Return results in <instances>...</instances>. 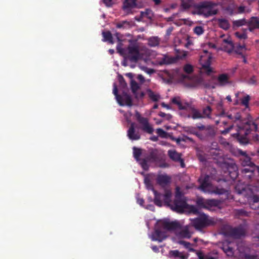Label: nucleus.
<instances>
[{
  "label": "nucleus",
  "mask_w": 259,
  "mask_h": 259,
  "mask_svg": "<svg viewBox=\"0 0 259 259\" xmlns=\"http://www.w3.org/2000/svg\"><path fill=\"white\" fill-rule=\"evenodd\" d=\"M220 115L221 116L227 117L231 121L236 123L237 133L234 134L233 137L236 138L241 145L247 144L249 142L248 135L257 130V125L254 122L249 120L246 121H242L239 112L232 114L226 113L225 110H223Z\"/></svg>",
  "instance_id": "nucleus-1"
},
{
  "label": "nucleus",
  "mask_w": 259,
  "mask_h": 259,
  "mask_svg": "<svg viewBox=\"0 0 259 259\" xmlns=\"http://www.w3.org/2000/svg\"><path fill=\"white\" fill-rule=\"evenodd\" d=\"M168 206L170 207L171 209L179 213L183 212L185 209L188 208L186 199L183 193L181 191L179 187H176L175 199L172 203H170Z\"/></svg>",
  "instance_id": "nucleus-2"
},
{
  "label": "nucleus",
  "mask_w": 259,
  "mask_h": 259,
  "mask_svg": "<svg viewBox=\"0 0 259 259\" xmlns=\"http://www.w3.org/2000/svg\"><path fill=\"white\" fill-rule=\"evenodd\" d=\"M217 5L210 2H203L195 6V13L208 17L218 13V10L215 8Z\"/></svg>",
  "instance_id": "nucleus-3"
},
{
  "label": "nucleus",
  "mask_w": 259,
  "mask_h": 259,
  "mask_svg": "<svg viewBox=\"0 0 259 259\" xmlns=\"http://www.w3.org/2000/svg\"><path fill=\"white\" fill-rule=\"evenodd\" d=\"M152 191L154 195V203L158 206H161L162 205V200L165 204L169 205L170 203L171 202V196L172 193L170 190L168 189L165 190L164 194H161L155 190L154 188H152Z\"/></svg>",
  "instance_id": "nucleus-4"
},
{
  "label": "nucleus",
  "mask_w": 259,
  "mask_h": 259,
  "mask_svg": "<svg viewBox=\"0 0 259 259\" xmlns=\"http://www.w3.org/2000/svg\"><path fill=\"white\" fill-rule=\"evenodd\" d=\"M200 185L198 189L204 193L223 194L225 192L224 189H220L213 186L209 182V179H198Z\"/></svg>",
  "instance_id": "nucleus-5"
},
{
  "label": "nucleus",
  "mask_w": 259,
  "mask_h": 259,
  "mask_svg": "<svg viewBox=\"0 0 259 259\" xmlns=\"http://www.w3.org/2000/svg\"><path fill=\"white\" fill-rule=\"evenodd\" d=\"M192 225L198 230H201L209 226L214 224L212 219H209L208 215L204 213L200 215L191 221Z\"/></svg>",
  "instance_id": "nucleus-6"
},
{
  "label": "nucleus",
  "mask_w": 259,
  "mask_h": 259,
  "mask_svg": "<svg viewBox=\"0 0 259 259\" xmlns=\"http://www.w3.org/2000/svg\"><path fill=\"white\" fill-rule=\"evenodd\" d=\"M127 51L126 58L131 62L137 63L141 57L138 44L131 41L127 48Z\"/></svg>",
  "instance_id": "nucleus-7"
},
{
  "label": "nucleus",
  "mask_w": 259,
  "mask_h": 259,
  "mask_svg": "<svg viewBox=\"0 0 259 259\" xmlns=\"http://www.w3.org/2000/svg\"><path fill=\"white\" fill-rule=\"evenodd\" d=\"M196 204L200 208L210 210L211 207L217 206L219 204V202L213 199H205L202 197H198Z\"/></svg>",
  "instance_id": "nucleus-8"
},
{
  "label": "nucleus",
  "mask_w": 259,
  "mask_h": 259,
  "mask_svg": "<svg viewBox=\"0 0 259 259\" xmlns=\"http://www.w3.org/2000/svg\"><path fill=\"white\" fill-rule=\"evenodd\" d=\"M136 117L137 120L142 125L141 129L143 131L149 134H152L153 133L154 129L149 124L147 118L141 116L140 113L138 112L136 113Z\"/></svg>",
  "instance_id": "nucleus-9"
},
{
  "label": "nucleus",
  "mask_w": 259,
  "mask_h": 259,
  "mask_svg": "<svg viewBox=\"0 0 259 259\" xmlns=\"http://www.w3.org/2000/svg\"><path fill=\"white\" fill-rule=\"evenodd\" d=\"M223 167L227 169L230 178H237L238 177V167L234 162L225 161L223 163Z\"/></svg>",
  "instance_id": "nucleus-10"
},
{
  "label": "nucleus",
  "mask_w": 259,
  "mask_h": 259,
  "mask_svg": "<svg viewBox=\"0 0 259 259\" xmlns=\"http://www.w3.org/2000/svg\"><path fill=\"white\" fill-rule=\"evenodd\" d=\"M229 78L230 77L228 74L222 73L219 74V76H218L217 83H214L213 85H210L208 83H205L204 85L206 88L212 89H214L215 88L216 85H218L220 87H224L230 83L229 81Z\"/></svg>",
  "instance_id": "nucleus-11"
},
{
  "label": "nucleus",
  "mask_w": 259,
  "mask_h": 259,
  "mask_svg": "<svg viewBox=\"0 0 259 259\" xmlns=\"http://www.w3.org/2000/svg\"><path fill=\"white\" fill-rule=\"evenodd\" d=\"M237 153L240 156V161L242 166H249L251 168H254L255 165L251 161V158L245 151L241 149L237 150Z\"/></svg>",
  "instance_id": "nucleus-12"
},
{
  "label": "nucleus",
  "mask_w": 259,
  "mask_h": 259,
  "mask_svg": "<svg viewBox=\"0 0 259 259\" xmlns=\"http://www.w3.org/2000/svg\"><path fill=\"white\" fill-rule=\"evenodd\" d=\"M167 154L171 160L175 162H179L182 167H185L184 159L182 158V154L175 150H169Z\"/></svg>",
  "instance_id": "nucleus-13"
},
{
  "label": "nucleus",
  "mask_w": 259,
  "mask_h": 259,
  "mask_svg": "<svg viewBox=\"0 0 259 259\" xmlns=\"http://www.w3.org/2000/svg\"><path fill=\"white\" fill-rule=\"evenodd\" d=\"M202 137H199L201 140L208 141L212 139L215 135V132L213 127L210 125L206 126V128L203 132L200 133Z\"/></svg>",
  "instance_id": "nucleus-14"
},
{
  "label": "nucleus",
  "mask_w": 259,
  "mask_h": 259,
  "mask_svg": "<svg viewBox=\"0 0 259 259\" xmlns=\"http://www.w3.org/2000/svg\"><path fill=\"white\" fill-rule=\"evenodd\" d=\"M117 101L120 106H131L133 104L131 96L125 92H123L121 95L117 97Z\"/></svg>",
  "instance_id": "nucleus-15"
},
{
  "label": "nucleus",
  "mask_w": 259,
  "mask_h": 259,
  "mask_svg": "<svg viewBox=\"0 0 259 259\" xmlns=\"http://www.w3.org/2000/svg\"><path fill=\"white\" fill-rule=\"evenodd\" d=\"M146 157L150 162H155L160 160L161 154L157 149H152L150 150L149 154Z\"/></svg>",
  "instance_id": "nucleus-16"
},
{
  "label": "nucleus",
  "mask_w": 259,
  "mask_h": 259,
  "mask_svg": "<svg viewBox=\"0 0 259 259\" xmlns=\"http://www.w3.org/2000/svg\"><path fill=\"white\" fill-rule=\"evenodd\" d=\"M228 235L234 238H239L244 235L245 231L241 227L231 228L228 232Z\"/></svg>",
  "instance_id": "nucleus-17"
},
{
  "label": "nucleus",
  "mask_w": 259,
  "mask_h": 259,
  "mask_svg": "<svg viewBox=\"0 0 259 259\" xmlns=\"http://www.w3.org/2000/svg\"><path fill=\"white\" fill-rule=\"evenodd\" d=\"M135 123L132 122L127 131V136L130 140H138L140 139L141 136L139 132H136Z\"/></svg>",
  "instance_id": "nucleus-18"
},
{
  "label": "nucleus",
  "mask_w": 259,
  "mask_h": 259,
  "mask_svg": "<svg viewBox=\"0 0 259 259\" xmlns=\"http://www.w3.org/2000/svg\"><path fill=\"white\" fill-rule=\"evenodd\" d=\"M221 46L223 50L228 53H231L234 49V45L230 37L223 39Z\"/></svg>",
  "instance_id": "nucleus-19"
},
{
  "label": "nucleus",
  "mask_w": 259,
  "mask_h": 259,
  "mask_svg": "<svg viewBox=\"0 0 259 259\" xmlns=\"http://www.w3.org/2000/svg\"><path fill=\"white\" fill-rule=\"evenodd\" d=\"M138 0H124L122 5V10L129 13L132 9L137 7V2Z\"/></svg>",
  "instance_id": "nucleus-20"
},
{
  "label": "nucleus",
  "mask_w": 259,
  "mask_h": 259,
  "mask_svg": "<svg viewBox=\"0 0 259 259\" xmlns=\"http://www.w3.org/2000/svg\"><path fill=\"white\" fill-rule=\"evenodd\" d=\"M248 29L252 32L254 29H259V17H251L247 23Z\"/></svg>",
  "instance_id": "nucleus-21"
},
{
  "label": "nucleus",
  "mask_w": 259,
  "mask_h": 259,
  "mask_svg": "<svg viewBox=\"0 0 259 259\" xmlns=\"http://www.w3.org/2000/svg\"><path fill=\"white\" fill-rule=\"evenodd\" d=\"M181 227L179 222H164L163 223V228L164 229L168 231H174L180 229Z\"/></svg>",
  "instance_id": "nucleus-22"
},
{
  "label": "nucleus",
  "mask_w": 259,
  "mask_h": 259,
  "mask_svg": "<svg viewBox=\"0 0 259 259\" xmlns=\"http://www.w3.org/2000/svg\"><path fill=\"white\" fill-rule=\"evenodd\" d=\"M152 238L153 240L161 242L166 238V232L157 229L152 234Z\"/></svg>",
  "instance_id": "nucleus-23"
},
{
  "label": "nucleus",
  "mask_w": 259,
  "mask_h": 259,
  "mask_svg": "<svg viewBox=\"0 0 259 259\" xmlns=\"http://www.w3.org/2000/svg\"><path fill=\"white\" fill-rule=\"evenodd\" d=\"M202 172H205V176L203 178H216L217 171L214 167L208 166L206 168L204 169Z\"/></svg>",
  "instance_id": "nucleus-24"
},
{
  "label": "nucleus",
  "mask_w": 259,
  "mask_h": 259,
  "mask_svg": "<svg viewBox=\"0 0 259 259\" xmlns=\"http://www.w3.org/2000/svg\"><path fill=\"white\" fill-rule=\"evenodd\" d=\"M154 17L152 11L150 9H147L144 11L140 12V16L139 18L136 19L138 21H142L144 18H146L149 20H152Z\"/></svg>",
  "instance_id": "nucleus-25"
},
{
  "label": "nucleus",
  "mask_w": 259,
  "mask_h": 259,
  "mask_svg": "<svg viewBox=\"0 0 259 259\" xmlns=\"http://www.w3.org/2000/svg\"><path fill=\"white\" fill-rule=\"evenodd\" d=\"M196 5L194 0H181L180 6L183 10H186L191 8L195 9Z\"/></svg>",
  "instance_id": "nucleus-26"
},
{
  "label": "nucleus",
  "mask_w": 259,
  "mask_h": 259,
  "mask_svg": "<svg viewBox=\"0 0 259 259\" xmlns=\"http://www.w3.org/2000/svg\"><path fill=\"white\" fill-rule=\"evenodd\" d=\"M177 59L174 57H169L168 56L163 55L160 60L157 61L158 64L160 65L163 64H170L174 63L177 61Z\"/></svg>",
  "instance_id": "nucleus-27"
},
{
  "label": "nucleus",
  "mask_w": 259,
  "mask_h": 259,
  "mask_svg": "<svg viewBox=\"0 0 259 259\" xmlns=\"http://www.w3.org/2000/svg\"><path fill=\"white\" fill-rule=\"evenodd\" d=\"M169 257H179L181 259H187L188 255L179 251L178 250L169 251L168 253Z\"/></svg>",
  "instance_id": "nucleus-28"
},
{
  "label": "nucleus",
  "mask_w": 259,
  "mask_h": 259,
  "mask_svg": "<svg viewBox=\"0 0 259 259\" xmlns=\"http://www.w3.org/2000/svg\"><path fill=\"white\" fill-rule=\"evenodd\" d=\"M211 57H208L206 62L202 65V68L203 71L208 75H209L212 72V68L210 67Z\"/></svg>",
  "instance_id": "nucleus-29"
},
{
  "label": "nucleus",
  "mask_w": 259,
  "mask_h": 259,
  "mask_svg": "<svg viewBox=\"0 0 259 259\" xmlns=\"http://www.w3.org/2000/svg\"><path fill=\"white\" fill-rule=\"evenodd\" d=\"M187 117L188 118H192L193 119H200L204 118L202 113L198 110L193 108L192 109L191 114H188Z\"/></svg>",
  "instance_id": "nucleus-30"
},
{
  "label": "nucleus",
  "mask_w": 259,
  "mask_h": 259,
  "mask_svg": "<svg viewBox=\"0 0 259 259\" xmlns=\"http://www.w3.org/2000/svg\"><path fill=\"white\" fill-rule=\"evenodd\" d=\"M160 39L157 36L150 37L148 39V45L151 47H155L159 45Z\"/></svg>",
  "instance_id": "nucleus-31"
},
{
  "label": "nucleus",
  "mask_w": 259,
  "mask_h": 259,
  "mask_svg": "<svg viewBox=\"0 0 259 259\" xmlns=\"http://www.w3.org/2000/svg\"><path fill=\"white\" fill-rule=\"evenodd\" d=\"M102 35L103 36V41H108L110 44H113L114 43L113 40L112 35L110 31H103Z\"/></svg>",
  "instance_id": "nucleus-32"
},
{
  "label": "nucleus",
  "mask_w": 259,
  "mask_h": 259,
  "mask_svg": "<svg viewBox=\"0 0 259 259\" xmlns=\"http://www.w3.org/2000/svg\"><path fill=\"white\" fill-rule=\"evenodd\" d=\"M218 22L219 26L221 28L224 30H228L230 28V25L227 19L224 18L219 19Z\"/></svg>",
  "instance_id": "nucleus-33"
},
{
  "label": "nucleus",
  "mask_w": 259,
  "mask_h": 259,
  "mask_svg": "<svg viewBox=\"0 0 259 259\" xmlns=\"http://www.w3.org/2000/svg\"><path fill=\"white\" fill-rule=\"evenodd\" d=\"M139 162L142 168L145 170H148L149 167V165L148 163H151L149 160L146 158L141 159L140 161H138Z\"/></svg>",
  "instance_id": "nucleus-34"
},
{
  "label": "nucleus",
  "mask_w": 259,
  "mask_h": 259,
  "mask_svg": "<svg viewBox=\"0 0 259 259\" xmlns=\"http://www.w3.org/2000/svg\"><path fill=\"white\" fill-rule=\"evenodd\" d=\"M185 131L188 133H191L196 136L199 139V137H202V136L201 135H200V133L197 131L196 127L192 126H187L186 127Z\"/></svg>",
  "instance_id": "nucleus-35"
},
{
  "label": "nucleus",
  "mask_w": 259,
  "mask_h": 259,
  "mask_svg": "<svg viewBox=\"0 0 259 259\" xmlns=\"http://www.w3.org/2000/svg\"><path fill=\"white\" fill-rule=\"evenodd\" d=\"M157 183L164 188L165 190L167 189V187L170 183V179H156Z\"/></svg>",
  "instance_id": "nucleus-36"
},
{
  "label": "nucleus",
  "mask_w": 259,
  "mask_h": 259,
  "mask_svg": "<svg viewBox=\"0 0 259 259\" xmlns=\"http://www.w3.org/2000/svg\"><path fill=\"white\" fill-rule=\"evenodd\" d=\"M133 155L135 159L138 161H140L141 158L140 156L142 154V150L140 148L134 147L133 148Z\"/></svg>",
  "instance_id": "nucleus-37"
},
{
  "label": "nucleus",
  "mask_w": 259,
  "mask_h": 259,
  "mask_svg": "<svg viewBox=\"0 0 259 259\" xmlns=\"http://www.w3.org/2000/svg\"><path fill=\"white\" fill-rule=\"evenodd\" d=\"M198 256L199 259H218V256L217 254L213 255L211 254H208L206 255L203 254L202 252H199L198 253Z\"/></svg>",
  "instance_id": "nucleus-38"
},
{
  "label": "nucleus",
  "mask_w": 259,
  "mask_h": 259,
  "mask_svg": "<svg viewBox=\"0 0 259 259\" xmlns=\"http://www.w3.org/2000/svg\"><path fill=\"white\" fill-rule=\"evenodd\" d=\"M247 23L248 21L246 20L245 18H243L241 19L234 21L233 22V24L234 26H236L238 27L245 25H247Z\"/></svg>",
  "instance_id": "nucleus-39"
},
{
  "label": "nucleus",
  "mask_w": 259,
  "mask_h": 259,
  "mask_svg": "<svg viewBox=\"0 0 259 259\" xmlns=\"http://www.w3.org/2000/svg\"><path fill=\"white\" fill-rule=\"evenodd\" d=\"M148 95L150 99L154 102L158 101L160 98L159 94H155L150 90L148 91Z\"/></svg>",
  "instance_id": "nucleus-40"
},
{
  "label": "nucleus",
  "mask_w": 259,
  "mask_h": 259,
  "mask_svg": "<svg viewBox=\"0 0 259 259\" xmlns=\"http://www.w3.org/2000/svg\"><path fill=\"white\" fill-rule=\"evenodd\" d=\"M212 112V109L210 106H207L203 109L202 115L204 118H210V114Z\"/></svg>",
  "instance_id": "nucleus-41"
},
{
  "label": "nucleus",
  "mask_w": 259,
  "mask_h": 259,
  "mask_svg": "<svg viewBox=\"0 0 259 259\" xmlns=\"http://www.w3.org/2000/svg\"><path fill=\"white\" fill-rule=\"evenodd\" d=\"M250 100V97L246 95L243 98L241 99V105L245 106L246 108H248L249 107V102Z\"/></svg>",
  "instance_id": "nucleus-42"
},
{
  "label": "nucleus",
  "mask_w": 259,
  "mask_h": 259,
  "mask_svg": "<svg viewBox=\"0 0 259 259\" xmlns=\"http://www.w3.org/2000/svg\"><path fill=\"white\" fill-rule=\"evenodd\" d=\"M180 244L184 246V247L188 249L189 251L193 252L195 251V249L191 247V244L188 242L185 241H180Z\"/></svg>",
  "instance_id": "nucleus-43"
},
{
  "label": "nucleus",
  "mask_w": 259,
  "mask_h": 259,
  "mask_svg": "<svg viewBox=\"0 0 259 259\" xmlns=\"http://www.w3.org/2000/svg\"><path fill=\"white\" fill-rule=\"evenodd\" d=\"M242 259H259L258 255H251L248 253H244L242 254L241 255Z\"/></svg>",
  "instance_id": "nucleus-44"
},
{
  "label": "nucleus",
  "mask_w": 259,
  "mask_h": 259,
  "mask_svg": "<svg viewBox=\"0 0 259 259\" xmlns=\"http://www.w3.org/2000/svg\"><path fill=\"white\" fill-rule=\"evenodd\" d=\"M129 26L130 23L126 21H123L116 24V27L118 28H126L129 27Z\"/></svg>",
  "instance_id": "nucleus-45"
},
{
  "label": "nucleus",
  "mask_w": 259,
  "mask_h": 259,
  "mask_svg": "<svg viewBox=\"0 0 259 259\" xmlns=\"http://www.w3.org/2000/svg\"><path fill=\"white\" fill-rule=\"evenodd\" d=\"M131 90L133 93H135L139 89L138 83L134 80L132 79L131 81Z\"/></svg>",
  "instance_id": "nucleus-46"
},
{
  "label": "nucleus",
  "mask_w": 259,
  "mask_h": 259,
  "mask_svg": "<svg viewBox=\"0 0 259 259\" xmlns=\"http://www.w3.org/2000/svg\"><path fill=\"white\" fill-rule=\"evenodd\" d=\"M235 35L238 38L240 39L245 40L247 38V35L245 32H236L235 33Z\"/></svg>",
  "instance_id": "nucleus-47"
},
{
  "label": "nucleus",
  "mask_w": 259,
  "mask_h": 259,
  "mask_svg": "<svg viewBox=\"0 0 259 259\" xmlns=\"http://www.w3.org/2000/svg\"><path fill=\"white\" fill-rule=\"evenodd\" d=\"M193 30H194V32L198 35H200L203 34L204 32V30H203L202 27L199 26L195 27L194 28Z\"/></svg>",
  "instance_id": "nucleus-48"
},
{
  "label": "nucleus",
  "mask_w": 259,
  "mask_h": 259,
  "mask_svg": "<svg viewBox=\"0 0 259 259\" xmlns=\"http://www.w3.org/2000/svg\"><path fill=\"white\" fill-rule=\"evenodd\" d=\"M184 70L186 73L190 74L193 71V68L192 65L186 64L184 67Z\"/></svg>",
  "instance_id": "nucleus-49"
},
{
  "label": "nucleus",
  "mask_w": 259,
  "mask_h": 259,
  "mask_svg": "<svg viewBox=\"0 0 259 259\" xmlns=\"http://www.w3.org/2000/svg\"><path fill=\"white\" fill-rule=\"evenodd\" d=\"M156 133L158 136L161 138H165L167 135V133L160 128H158L156 130Z\"/></svg>",
  "instance_id": "nucleus-50"
},
{
  "label": "nucleus",
  "mask_w": 259,
  "mask_h": 259,
  "mask_svg": "<svg viewBox=\"0 0 259 259\" xmlns=\"http://www.w3.org/2000/svg\"><path fill=\"white\" fill-rule=\"evenodd\" d=\"M177 105L178 106L179 109L180 110L186 109L189 106V104L188 103H185L184 104H183L181 101L178 102Z\"/></svg>",
  "instance_id": "nucleus-51"
},
{
  "label": "nucleus",
  "mask_w": 259,
  "mask_h": 259,
  "mask_svg": "<svg viewBox=\"0 0 259 259\" xmlns=\"http://www.w3.org/2000/svg\"><path fill=\"white\" fill-rule=\"evenodd\" d=\"M158 115L161 117L164 118L166 119L169 120L171 119L172 116L169 114H166L162 111L159 112Z\"/></svg>",
  "instance_id": "nucleus-52"
},
{
  "label": "nucleus",
  "mask_w": 259,
  "mask_h": 259,
  "mask_svg": "<svg viewBox=\"0 0 259 259\" xmlns=\"http://www.w3.org/2000/svg\"><path fill=\"white\" fill-rule=\"evenodd\" d=\"M236 214L239 216H247L248 213L243 209H240L236 210Z\"/></svg>",
  "instance_id": "nucleus-53"
},
{
  "label": "nucleus",
  "mask_w": 259,
  "mask_h": 259,
  "mask_svg": "<svg viewBox=\"0 0 259 259\" xmlns=\"http://www.w3.org/2000/svg\"><path fill=\"white\" fill-rule=\"evenodd\" d=\"M254 168H255V167H254V168H251L250 167L249 168H245L243 169V171L245 174L250 172L251 174L248 175V178H251V177H252L251 174L253 173V171L254 170Z\"/></svg>",
  "instance_id": "nucleus-54"
},
{
  "label": "nucleus",
  "mask_w": 259,
  "mask_h": 259,
  "mask_svg": "<svg viewBox=\"0 0 259 259\" xmlns=\"http://www.w3.org/2000/svg\"><path fill=\"white\" fill-rule=\"evenodd\" d=\"M144 183L146 185L147 188L152 191V188H153L152 185L151 184V179H144Z\"/></svg>",
  "instance_id": "nucleus-55"
},
{
  "label": "nucleus",
  "mask_w": 259,
  "mask_h": 259,
  "mask_svg": "<svg viewBox=\"0 0 259 259\" xmlns=\"http://www.w3.org/2000/svg\"><path fill=\"white\" fill-rule=\"evenodd\" d=\"M119 81L120 83V85L123 88L126 87V83L124 79V78L122 76H120L119 77Z\"/></svg>",
  "instance_id": "nucleus-56"
},
{
  "label": "nucleus",
  "mask_w": 259,
  "mask_h": 259,
  "mask_svg": "<svg viewBox=\"0 0 259 259\" xmlns=\"http://www.w3.org/2000/svg\"><path fill=\"white\" fill-rule=\"evenodd\" d=\"M189 206V210L191 212L196 214L198 213V210L196 206L193 205H190Z\"/></svg>",
  "instance_id": "nucleus-57"
},
{
  "label": "nucleus",
  "mask_w": 259,
  "mask_h": 259,
  "mask_svg": "<svg viewBox=\"0 0 259 259\" xmlns=\"http://www.w3.org/2000/svg\"><path fill=\"white\" fill-rule=\"evenodd\" d=\"M116 49L117 52L121 55H124V50L121 48V42L119 43V44L117 46Z\"/></svg>",
  "instance_id": "nucleus-58"
},
{
  "label": "nucleus",
  "mask_w": 259,
  "mask_h": 259,
  "mask_svg": "<svg viewBox=\"0 0 259 259\" xmlns=\"http://www.w3.org/2000/svg\"><path fill=\"white\" fill-rule=\"evenodd\" d=\"M181 234L184 237L189 238L190 237L189 232L188 231V230H186V229L182 230Z\"/></svg>",
  "instance_id": "nucleus-59"
},
{
  "label": "nucleus",
  "mask_w": 259,
  "mask_h": 259,
  "mask_svg": "<svg viewBox=\"0 0 259 259\" xmlns=\"http://www.w3.org/2000/svg\"><path fill=\"white\" fill-rule=\"evenodd\" d=\"M137 202L141 206H143L144 203V200L142 198L139 197V195L138 194L137 196Z\"/></svg>",
  "instance_id": "nucleus-60"
},
{
  "label": "nucleus",
  "mask_w": 259,
  "mask_h": 259,
  "mask_svg": "<svg viewBox=\"0 0 259 259\" xmlns=\"http://www.w3.org/2000/svg\"><path fill=\"white\" fill-rule=\"evenodd\" d=\"M256 83V80L255 76H252L248 80V83L249 84H255Z\"/></svg>",
  "instance_id": "nucleus-61"
},
{
  "label": "nucleus",
  "mask_w": 259,
  "mask_h": 259,
  "mask_svg": "<svg viewBox=\"0 0 259 259\" xmlns=\"http://www.w3.org/2000/svg\"><path fill=\"white\" fill-rule=\"evenodd\" d=\"M113 93L115 96L116 100H117V97L120 96V95L118 94V90L115 83H114L113 85Z\"/></svg>",
  "instance_id": "nucleus-62"
},
{
  "label": "nucleus",
  "mask_w": 259,
  "mask_h": 259,
  "mask_svg": "<svg viewBox=\"0 0 259 259\" xmlns=\"http://www.w3.org/2000/svg\"><path fill=\"white\" fill-rule=\"evenodd\" d=\"M103 3L108 7H111L113 5L112 0H102Z\"/></svg>",
  "instance_id": "nucleus-63"
},
{
  "label": "nucleus",
  "mask_w": 259,
  "mask_h": 259,
  "mask_svg": "<svg viewBox=\"0 0 259 259\" xmlns=\"http://www.w3.org/2000/svg\"><path fill=\"white\" fill-rule=\"evenodd\" d=\"M245 7H244L243 6H240L237 9V12L238 13L241 14V13L245 12Z\"/></svg>",
  "instance_id": "nucleus-64"
}]
</instances>
